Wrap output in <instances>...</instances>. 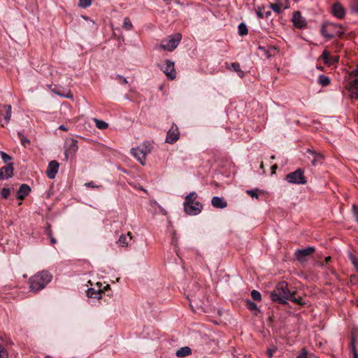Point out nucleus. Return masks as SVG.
I'll return each mask as SVG.
<instances>
[{
	"mask_svg": "<svg viewBox=\"0 0 358 358\" xmlns=\"http://www.w3.org/2000/svg\"><path fill=\"white\" fill-rule=\"evenodd\" d=\"M17 136L20 140L21 145H23L24 148L27 147V145L30 143V141L25 137L22 132H17Z\"/></svg>",
	"mask_w": 358,
	"mask_h": 358,
	"instance_id": "nucleus-29",
	"label": "nucleus"
},
{
	"mask_svg": "<svg viewBox=\"0 0 358 358\" xmlns=\"http://www.w3.org/2000/svg\"><path fill=\"white\" fill-rule=\"evenodd\" d=\"M350 75L355 77H358V66L351 71Z\"/></svg>",
	"mask_w": 358,
	"mask_h": 358,
	"instance_id": "nucleus-49",
	"label": "nucleus"
},
{
	"mask_svg": "<svg viewBox=\"0 0 358 358\" xmlns=\"http://www.w3.org/2000/svg\"><path fill=\"white\" fill-rule=\"evenodd\" d=\"M350 8L352 12L358 14V0H352L350 2Z\"/></svg>",
	"mask_w": 358,
	"mask_h": 358,
	"instance_id": "nucleus-40",
	"label": "nucleus"
},
{
	"mask_svg": "<svg viewBox=\"0 0 358 358\" xmlns=\"http://www.w3.org/2000/svg\"><path fill=\"white\" fill-rule=\"evenodd\" d=\"M351 99H358V92H350Z\"/></svg>",
	"mask_w": 358,
	"mask_h": 358,
	"instance_id": "nucleus-47",
	"label": "nucleus"
},
{
	"mask_svg": "<svg viewBox=\"0 0 358 358\" xmlns=\"http://www.w3.org/2000/svg\"><path fill=\"white\" fill-rule=\"evenodd\" d=\"M308 354L306 350H303L301 353L297 356V358H307Z\"/></svg>",
	"mask_w": 358,
	"mask_h": 358,
	"instance_id": "nucleus-46",
	"label": "nucleus"
},
{
	"mask_svg": "<svg viewBox=\"0 0 358 358\" xmlns=\"http://www.w3.org/2000/svg\"><path fill=\"white\" fill-rule=\"evenodd\" d=\"M231 68L236 71L240 77L244 76V72L241 69L240 64L234 62L231 64Z\"/></svg>",
	"mask_w": 358,
	"mask_h": 358,
	"instance_id": "nucleus-25",
	"label": "nucleus"
},
{
	"mask_svg": "<svg viewBox=\"0 0 358 358\" xmlns=\"http://www.w3.org/2000/svg\"><path fill=\"white\" fill-rule=\"evenodd\" d=\"M31 192L30 187L27 184H22L20 185L17 190V199L22 200L24 199Z\"/></svg>",
	"mask_w": 358,
	"mask_h": 358,
	"instance_id": "nucleus-17",
	"label": "nucleus"
},
{
	"mask_svg": "<svg viewBox=\"0 0 358 358\" xmlns=\"http://www.w3.org/2000/svg\"><path fill=\"white\" fill-rule=\"evenodd\" d=\"M181 38L182 35L179 33L170 35L166 38L162 40L161 43V48L164 50L173 51L177 48L181 41Z\"/></svg>",
	"mask_w": 358,
	"mask_h": 358,
	"instance_id": "nucleus-4",
	"label": "nucleus"
},
{
	"mask_svg": "<svg viewBox=\"0 0 358 358\" xmlns=\"http://www.w3.org/2000/svg\"><path fill=\"white\" fill-rule=\"evenodd\" d=\"M3 109H4L5 113L1 114V112L0 111V114H1V116L3 117V119L5 120L6 123L7 124L9 122L10 117H11V106L10 105L3 106Z\"/></svg>",
	"mask_w": 358,
	"mask_h": 358,
	"instance_id": "nucleus-23",
	"label": "nucleus"
},
{
	"mask_svg": "<svg viewBox=\"0 0 358 358\" xmlns=\"http://www.w3.org/2000/svg\"><path fill=\"white\" fill-rule=\"evenodd\" d=\"M331 13L334 17L338 19H343L346 14L345 8L339 2L334 3L331 6Z\"/></svg>",
	"mask_w": 358,
	"mask_h": 358,
	"instance_id": "nucleus-8",
	"label": "nucleus"
},
{
	"mask_svg": "<svg viewBox=\"0 0 358 358\" xmlns=\"http://www.w3.org/2000/svg\"><path fill=\"white\" fill-rule=\"evenodd\" d=\"M192 354V350L190 348L185 346L180 348L176 351V356L178 357H185Z\"/></svg>",
	"mask_w": 358,
	"mask_h": 358,
	"instance_id": "nucleus-21",
	"label": "nucleus"
},
{
	"mask_svg": "<svg viewBox=\"0 0 358 358\" xmlns=\"http://www.w3.org/2000/svg\"><path fill=\"white\" fill-rule=\"evenodd\" d=\"M246 306L250 310H258L257 304L250 300L246 301Z\"/></svg>",
	"mask_w": 358,
	"mask_h": 358,
	"instance_id": "nucleus-39",
	"label": "nucleus"
},
{
	"mask_svg": "<svg viewBox=\"0 0 358 358\" xmlns=\"http://www.w3.org/2000/svg\"><path fill=\"white\" fill-rule=\"evenodd\" d=\"M271 8L277 13H280L282 10V4L281 3H275L271 5Z\"/></svg>",
	"mask_w": 358,
	"mask_h": 358,
	"instance_id": "nucleus-37",
	"label": "nucleus"
},
{
	"mask_svg": "<svg viewBox=\"0 0 358 358\" xmlns=\"http://www.w3.org/2000/svg\"><path fill=\"white\" fill-rule=\"evenodd\" d=\"M114 224H118L119 223H118V222H114Z\"/></svg>",
	"mask_w": 358,
	"mask_h": 358,
	"instance_id": "nucleus-64",
	"label": "nucleus"
},
{
	"mask_svg": "<svg viewBox=\"0 0 358 358\" xmlns=\"http://www.w3.org/2000/svg\"><path fill=\"white\" fill-rule=\"evenodd\" d=\"M131 154L142 164H145V157L143 155V151L139 149V147L131 148L130 150Z\"/></svg>",
	"mask_w": 358,
	"mask_h": 358,
	"instance_id": "nucleus-16",
	"label": "nucleus"
},
{
	"mask_svg": "<svg viewBox=\"0 0 358 358\" xmlns=\"http://www.w3.org/2000/svg\"><path fill=\"white\" fill-rule=\"evenodd\" d=\"M123 27H124V29H125L126 30H128V31L131 30V28L133 27L131 22V20H129V17H125L124 19Z\"/></svg>",
	"mask_w": 358,
	"mask_h": 358,
	"instance_id": "nucleus-33",
	"label": "nucleus"
},
{
	"mask_svg": "<svg viewBox=\"0 0 358 358\" xmlns=\"http://www.w3.org/2000/svg\"><path fill=\"white\" fill-rule=\"evenodd\" d=\"M277 168H278L277 164H274L271 166L272 173H274L275 172V170L277 169Z\"/></svg>",
	"mask_w": 358,
	"mask_h": 358,
	"instance_id": "nucleus-54",
	"label": "nucleus"
},
{
	"mask_svg": "<svg viewBox=\"0 0 358 358\" xmlns=\"http://www.w3.org/2000/svg\"><path fill=\"white\" fill-rule=\"evenodd\" d=\"M94 122L96 123V127L99 129H106L108 127V123L103 120L94 119Z\"/></svg>",
	"mask_w": 358,
	"mask_h": 358,
	"instance_id": "nucleus-30",
	"label": "nucleus"
},
{
	"mask_svg": "<svg viewBox=\"0 0 358 358\" xmlns=\"http://www.w3.org/2000/svg\"><path fill=\"white\" fill-rule=\"evenodd\" d=\"M59 129H61V130H63V131H67V130H68L67 127H65V126H64V125H63V124H62V125H60V126H59Z\"/></svg>",
	"mask_w": 358,
	"mask_h": 358,
	"instance_id": "nucleus-57",
	"label": "nucleus"
},
{
	"mask_svg": "<svg viewBox=\"0 0 358 358\" xmlns=\"http://www.w3.org/2000/svg\"><path fill=\"white\" fill-rule=\"evenodd\" d=\"M52 276L47 271H43L30 278L29 288L32 292H36L43 289L51 280Z\"/></svg>",
	"mask_w": 358,
	"mask_h": 358,
	"instance_id": "nucleus-1",
	"label": "nucleus"
},
{
	"mask_svg": "<svg viewBox=\"0 0 358 358\" xmlns=\"http://www.w3.org/2000/svg\"><path fill=\"white\" fill-rule=\"evenodd\" d=\"M275 351H276V349H275V348H274V349H271V348L268 349V350H267V355H268V356L270 358H271V357H273V354L275 352Z\"/></svg>",
	"mask_w": 358,
	"mask_h": 358,
	"instance_id": "nucleus-48",
	"label": "nucleus"
},
{
	"mask_svg": "<svg viewBox=\"0 0 358 358\" xmlns=\"http://www.w3.org/2000/svg\"><path fill=\"white\" fill-rule=\"evenodd\" d=\"M0 155L1 157V159L3 161L4 163H6L7 164L8 163H10V162L12 160V157L8 155V154H6V152L1 151L0 152Z\"/></svg>",
	"mask_w": 358,
	"mask_h": 358,
	"instance_id": "nucleus-34",
	"label": "nucleus"
},
{
	"mask_svg": "<svg viewBox=\"0 0 358 358\" xmlns=\"http://www.w3.org/2000/svg\"><path fill=\"white\" fill-rule=\"evenodd\" d=\"M317 69H320V70H322L323 68L322 66H318Z\"/></svg>",
	"mask_w": 358,
	"mask_h": 358,
	"instance_id": "nucleus-62",
	"label": "nucleus"
},
{
	"mask_svg": "<svg viewBox=\"0 0 358 358\" xmlns=\"http://www.w3.org/2000/svg\"><path fill=\"white\" fill-rule=\"evenodd\" d=\"M292 22L294 25L299 29H303L306 27V22L302 17L300 11H295L293 13Z\"/></svg>",
	"mask_w": 358,
	"mask_h": 358,
	"instance_id": "nucleus-11",
	"label": "nucleus"
},
{
	"mask_svg": "<svg viewBox=\"0 0 358 358\" xmlns=\"http://www.w3.org/2000/svg\"><path fill=\"white\" fill-rule=\"evenodd\" d=\"M92 0H79L78 6L83 8H86L91 6Z\"/></svg>",
	"mask_w": 358,
	"mask_h": 358,
	"instance_id": "nucleus-36",
	"label": "nucleus"
},
{
	"mask_svg": "<svg viewBox=\"0 0 358 358\" xmlns=\"http://www.w3.org/2000/svg\"><path fill=\"white\" fill-rule=\"evenodd\" d=\"M238 34L241 36H245L248 33V27L244 22H241L238 25Z\"/></svg>",
	"mask_w": 358,
	"mask_h": 358,
	"instance_id": "nucleus-27",
	"label": "nucleus"
},
{
	"mask_svg": "<svg viewBox=\"0 0 358 358\" xmlns=\"http://www.w3.org/2000/svg\"><path fill=\"white\" fill-rule=\"evenodd\" d=\"M320 31L322 35L329 40L334 38L336 36L341 38L344 35V31L342 30L341 24L329 21L324 22L322 24Z\"/></svg>",
	"mask_w": 358,
	"mask_h": 358,
	"instance_id": "nucleus-3",
	"label": "nucleus"
},
{
	"mask_svg": "<svg viewBox=\"0 0 358 358\" xmlns=\"http://www.w3.org/2000/svg\"><path fill=\"white\" fill-rule=\"evenodd\" d=\"M318 83L322 86H327L330 84V79L327 76L320 75L318 78Z\"/></svg>",
	"mask_w": 358,
	"mask_h": 358,
	"instance_id": "nucleus-28",
	"label": "nucleus"
},
{
	"mask_svg": "<svg viewBox=\"0 0 358 358\" xmlns=\"http://www.w3.org/2000/svg\"><path fill=\"white\" fill-rule=\"evenodd\" d=\"M13 174V163H8L7 165L0 169V180L10 178Z\"/></svg>",
	"mask_w": 358,
	"mask_h": 358,
	"instance_id": "nucleus-12",
	"label": "nucleus"
},
{
	"mask_svg": "<svg viewBox=\"0 0 358 358\" xmlns=\"http://www.w3.org/2000/svg\"><path fill=\"white\" fill-rule=\"evenodd\" d=\"M108 289H110V285H106V286H104L103 289L102 291L103 292V291H106Z\"/></svg>",
	"mask_w": 358,
	"mask_h": 358,
	"instance_id": "nucleus-58",
	"label": "nucleus"
},
{
	"mask_svg": "<svg viewBox=\"0 0 358 358\" xmlns=\"http://www.w3.org/2000/svg\"><path fill=\"white\" fill-rule=\"evenodd\" d=\"M264 8L258 7V8L256 10L257 15L259 18H264V13L263 11Z\"/></svg>",
	"mask_w": 358,
	"mask_h": 358,
	"instance_id": "nucleus-45",
	"label": "nucleus"
},
{
	"mask_svg": "<svg viewBox=\"0 0 358 358\" xmlns=\"http://www.w3.org/2000/svg\"><path fill=\"white\" fill-rule=\"evenodd\" d=\"M257 190H254V189H248L246 191V193L250 195V196L252 197H255V198H258V194H257Z\"/></svg>",
	"mask_w": 358,
	"mask_h": 358,
	"instance_id": "nucleus-44",
	"label": "nucleus"
},
{
	"mask_svg": "<svg viewBox=\"0 0 358 358\" xmlns=\"http://www.w3.org/2000/svg\"><path fill=\"white\" fill-rule=\"evenodd\" d=\"M330 53L327 50H324L320 58L324 61V63L327 65L330 59Z\"/></svg>",
	"mask_w": 358,
	"mask_h": 358,
	"instance_id": "nucleus-31",
	"label": "nucleus"
},
{
	"mask_svg": "<svg viewBox=\"0 0 358 358\" xmlns=\"http://www.w3.org/2000/svg\"><path fill=\"white\" fill-rule=\"evenodd\" d=\"M260 168H261L262 169H264V164H263V162H261Z\"/></svg>",
	"mask_w": 358,
	"mask_h": 358,
	"instance_id": "nucleus-61",
	"label": "nucleus"
},
{
	"mask_svg": "<svg viewBox=\"0 0 358 358\" xmlns=\"http://www.w3.org/2000/svg\"><path fill=\"white\" fill-rule=\"evenodd\" d=\"M331 260V257L330 256L327 257L324 259V262L322 264V266H324L325 264H329Z\"/></svg>",
	"mask_w": 358,
	"mask_h": 358,
	"instance_id": "nucleus-51",
	"label": "nucleus"
},
{
	"mask_svg": "<svg viewBox=\"0 0 358 358\" xmlns=\"http://www.w3.org/2000/svg\"><path fill=\"white\" fill-rule=\"evenodd\" d=\"M314 247H308L304 249H299L295 251L294 256L300 263H305L309 257L315 252Z\"/></svg>",
	"mask_w": 358,
	"mask_h": 358,
	"instance_id": "nucleus-6",
	"label": "nucleus"
},
{
	"mask_svg": "<svg viewBox=\"0 0 358 358\" xmlns=\"http://www.w3.org/2000/svg\"><path fill=\"white\" fill-rule=\"evenodd\" d=\"M185 212L190 215H196L200 213L202 209V205L199 202L183 204Z\"/></svg>",
	"mask_w": 358,
	"mask_h": 358,
	"instance_id": "nucleus-7",
	"label": "nucleus"
},
{
	"mask_svg": "<svg viewBox=\"0 0 358 358\" xmlns=\"http://www.w3.org/2000/svg\"><path fill=\"white\" fill-rule=\"evenodd\" d=\"M271 158L272 159H275V156H274V155H272V156L271 157Z\"/></svg>",
	"mask_w": 358,
	"mask_h": 358,
	"instance_id": "nucleus-63",
	"label": "nucleus"
},
{
	"mask_svg": "<svg viewBox=\"0 0 358 358\" xmlns=\"http://www.w3.org/2000/svg\"><path fill=\"white\" fill-rule=\"evenodd\" d=\"M59 164L56 161H51L48 166L46 174L50 179H54L58 171Z\"/></svg>",
	"mask_w": 358,
	"mask_h": 358,
	"instance_id": "nucleus-13",
	"label": "nucleus"
},
{
	"mask_svg": "<svg viewBox=\"0 0 358 358\" xmlns=\"http://www.w3.org/2000/svg\"><path fill=\"white\" fill-rule=\"evenodd\" d=\"M285 180L289 183L296 185H304L307 182L304 176V171L301 169H298L295 171L288 173Z\"/></svg>",
	"mask_w": 358,
	"mask_h": 358,
	"instance_id": "nucleus-5",
	"label": "nucleus"
},
{
	"mask_svg": "<svg viewBox=\"0 0 358 358\" xmlns=\"http://www.w3.org/2000/svg\"><path fill=\"white\" fill-rule=\"evenodd\" d=\"M78 141L75 139H71L66 142L65 148V159L67 160L70 155H73L78 150Z\"/></svg>",
	"mask_w": 358,
	"mask_h": 358,
	"instance_id": "nucleus-9",
	"label": "nucleus"
},
{
	"mask_svg": "<svg viewBox=\"0 0 358 358\" xmlns=\"http://www.w3.org/2000/svg\"><path fill=\"white\" fill-rule=\"evenodd\" d=\"M139 149H141L144 153L143 155L146 158V156L151 152L152 149V144L150 141H145L139 146Z\"/></svg>",
	"mask_w": 358,
	"mask_h": 358,
	"instance_id": "nucleus-20",
	"label": "nucleus"
},
{
	"mask_svg": "<svg viewBox=\"0 0 358 358\" xmlns=\"http://www.w3.org/2000/svg\"><path fill=\"white\" fill-rule=\"evenodd\" d=\"M197 198V194L195 192H190L185 197V200L183 204H189L191 203L196 202L195 200Z\"/></svg>",
	"mask_w": 358,
	"mask_h": 358,
	"instance_id": "nucleus-24",
	"label": "nucleus"
},
{
	"mask_svg": "<svg viewBox=\"0 0 358 358\" xmlns=\"http://www.w3.org/2000/svg\"><path fill=\"white\" fill-rule=\"evenodd\" d=\"M354 358H358V354L354 352Z\"/></svg>",
	"mask_w": 358,
	"mask_h": 358,
	"instance_id": "nucleus-60",
	"label": "nucleus"
},
{
	"mask_svg": "<svg viewBox=\"0 0 358 358\" xmlns=\"http://www.w3.org/2000/svg\"><path fill=\"white\" fill-rule=\"evenodd\" d=\"M164 72L166 76L171 80H173L176 78V71L174 69V64L170 60L166 61V66L164 69Z\"/></svg>",
	"mask_w": 358,
	"mask_h": 358,
	"instance_id": "nucleus-14",
	"label": "nucleus"
},
{
	"mask_svg": "<svg viewBox=\"0 0 358 358\" xmlns=\"http://www.w3.org/2000/svg\"><path fill=\"white\" fill-rule=\"evenodd\" d=\"M353 208H354V210H355V214L356 220L358 222V209L355 206H354Z\"/></svg>",
	"mask_w": 358,
	"mask_h": 358,
	"instance_id": "nucleus-53",
	"label": "nucleus"
},
{
	"mask_svg": "<svg viewBox=\"0 0 358 358\" xmlns=\"http://www.w3.org/2000/svg\"><path fill=\"white\" fill-rule=\"evenodd\" d=\"M85 185L92 188L98 187L93 182L85 183Z\"/></svg>",
	"mask_w": 358,
	"mask_h": 358,
	"instance_id": "nucleus-52",
	"label": "nucleus"
},
{
	"mask_svg": "<svg viewBox=\"0 0 358 358\" xmlns=\"http://www.w3.org/2000/svg\"><path fill=\"white\" fill-rule=\"evenodd\" d=\"M101 283L97 282L96 286L98 287V289H96L95 288H89L86 292L87 296L90 299H96L97 300H99L102 298V294L103 291L101 289Z\"/></svg>",
	"mask_w": 358,
	"mask_h": 358,
	"instance_id": "nucleus-10",
	"label": "nucleus"
},
{
	"mask_svg": "<svg viewBox=\"0 0 358 358\" xmlns=\"http://www.w3.org/2000/svg\"><path fill=\"white\" fill-rule=\"evenodd\" d=\"M289 301H291L292 302L297 304V305H303V303L302 302V299L301 298H296L294 296V293H292L291 296H289Z\"/></svg>",
	"mask_w": 358,
	"mask_h": 358,
	"instance_id": "nucleus-32",
	"label": "nucleus"
},
{
	"mask_svg": "<svg viewBox=\"0 0 358 358\" xmlns=\"http://www.w3.org/2000/svg\"><path fill=\"white\" fill-rule=\"evenodd\" d=\"M117 77H118L120 83H124V84L127 83V79L125 78H124L123 76L118 75Z\"/></svg>",
	"mask_w": 358,
	"mask_h": 358,
	"instance_id": "nucleus-50",
	"label": "nucleus"
},
{
	"mask_svg": "<svg viewBox=\"0 0 358 358\" xmlns=\"http://www.w3.org/2000/svg\"><path fill=\"white\" fill-rule=\"evenodd\" d=\"M179 138V132L178 131V129H173L172 127L171 129L167 132L166 142L173 144L176 142Z\"/></svg>",
	"mask_w": 358,
	"mask_h": 358,
	"instance_id": "nucleus-15",
	"label": "nucleus"
},
{
	"mask_svg": "<svg viewBox=\"0 0 358 358\" xmlns=\"http://www.w3.org/2000/svg\"><path fill=\"white\" fill-rule=\"evenodd\" d=\"M271 15V12L268 10L264 13V17L268 18Z\"/></svg>",
	"mask_w": 358,
	"mask_h": 358,
	"instance_id": "nucleus-56",
	"label": "nucleus"
},
{
	"mask_svg": "<svg viewBox=\"0 0 358 358\" xmlns=\"http://www.w3.org/2000/svg\"><path fill=\"white\" fill-rule=\"evenodd\" d=\"M131 233L128 232L126 235L122 234L117 243L122 247H126L129 245V241H131Z\"/></svg>",
	"mask_w": 358,
	"mask_h": 358,
	"instance_id": "nucleus-19",
	"label": "nucleus"
},
{
	"mask_svg": "<svg viewBox=\"0 0 358 358\" xmlns=\"http://www.w3.org/2000/svg\"><path fill=\"white\" fill-rule=\"evenodd\" d=\"M348 90L349 92H358V78H355L349 83Z\"/></svg>",
	"mask_w": 358,
	"mask_h": 358,
	"instance_id": "nucleus-26",
	"label": "nucleus"
},
{
	"mask_svg": "<svg viewBox=\"0 0 358 358\" xmlns=\"http://www.w3.org/2000/svg\"><path fill=\"white\" fill-rule=\"evenodd\" d=\"M339 61V57L338 56H331L330 59L329 60V63L327 64L328 66H331L332 65H334L337 64Z\"/></svg>",
	"mask_w": 358,
	"mask_h": 358,
	"instance_id": "nucleus-41",
	"label": "nucleus"
},
{
	"mask_svg": "<svg viewBox=\"0 0 358 358\" xmlns=\"http://www.w3.org/2000/svg\"><path fill=\"white\" fill-rule=\"evenodd\" d=\"M308 152L313 157V159L312 160V164L314 166L317 164V162H321L324 158L322 154L317 153L315 151L308 150Z\"/></svg>",
	"mask_w": 358,
	"mask_h": 358,
	"instance_id": "nucleus-22",
	"label": "nucleus"
},
{
	"mask_svg": "<svg viewBox=\"0 0 358 358\" xmlns=\"http://www.w3.org/2000/svg\"><path fill=\"white\" fill-rule=\"evenodd\" d=\"M166 3L169 4L172 0H163Z\"/></svg>",
	"mask_w": 358,
	"mask_h": 358,
	"instance_id": "nucleus-59",
	"label": "nucleus"
},
{
	"mask_svg": "<svg viewBox=\"0 0 358 358\" xmlns=\"http://www.w3.org/2000/svg\"><path fill=\"white\" fill-rule=\"evenodd\" d=\"M49 236H50V242H51V244H55L57 243V241L55 238L52 237L50 236V234H49Z\"/></svg>",
	"mask_w": 358,
	"mask_h": 358,
	"instance_id": "nucleus-55",
	"label": "nucleus"
},
{
	"mask_svg": "<svg viewBox=\"0 0 358 358\" xmlns=\"http://www.w3.org/2000/svg\"><path fill=\"white\" fill-rule=\"evenodd\" d=\"M291 294L292 292L288 289L287 282L282 281L277 284L275 288L271 293L270 297L273 301L285 305Z\"/></svg>",
	"mask_w": 358,
	"mask_h": 358,
	"instance_id": "nucleus-2",
	"label": "nucleus"
},
{
	"mask_svg": "<svg viewBox=\"0 0 358 358\" xmlns=\"http://www.w3.org/2000/svg\"><path fill=\"white\" fill-rule=\"evenodd\" d=\"M0 358H8L7 350L0 345Z\"/></svg>",
	"mask_w": 358,
	"mask_h": 358,
	"instance_id": "nucleus-43",
	"label": "nucleus"
},
{
	"mask_svg": "<svg viewBox=\"0 0 358 358\" xmlns=\"http://www.w3.org/2000/svg\"><path fill=\"white\" fill-rule=\"evenodd\" d=\"M11 192V189L10 188H3L1 192V195L3 199H8Z\"/></svg>",
	"mask_w": 358,
	"mask_h": 358,
	"instance_id": "nucleus-42",
	"label": "nucleus"
},
{
	"mask_svg": "<svg viewBox=\"0 0 358 358\" xmlns=\"http://www.w3.org/2000/svg\"><path fill=\"white\" fill-rule=\"evenodd\" d=\"M349 259L351 261L352 264L355 266L356 271H358V259L357 257L352 253L349 254Z\"/></svg>",
	"mask_w": 358,
	"mask_h": 358,
	"instance_id": "nucleus-38",
	"label": "nucleus"
},
{
	"mask_svg": "<svg viewBox=\"0 0 358 358\" xmlns=\"http://www.w3.org/2000/svg\"><path fill=\"white\" fill-rule=\"evenodd\" d=\"M251 297L254 301H259L262 299V295L257 290H252L251 292Z\"/></svg>",
	"mask_w": 358,
	"mask_h": 358,
	"instance_id": "nucleus-35",
	"label": "nucleus"
},
{
	"mask_svg": "<svg viewBox=\"0 0 358 358\" xmlns=\"http://www.w3.org/2000/svg\"><path fill=\"white\" fill-rule=\"evenodd\" d=\"M211 203L214 207L218 208H224L227 206V203L224 199L219 196H213L211 200Z\"/></svg>",
	"mask_w": 358,
	"mask_h": 358,
	"instance_id": "nucleus-18",
	"label": "nucleus"
}]
</instances>
